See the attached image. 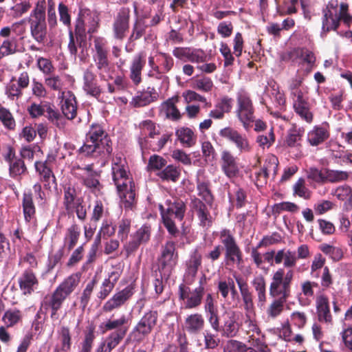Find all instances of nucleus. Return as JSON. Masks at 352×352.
<instances>
[{
	"label": "nucleus",
	"instance_id": "nucleus-1",
	"mask_svg": "<svg viewBox=\"0 0 352 352\" xmlns=\"http://www.w3.org/2000/svg\"><path fill=\"white\" fill-rule=\"evenodd\" d=\"M121 157H116L112 163L113 180L125 208H131L135 203V183L129 177Z\"/></svg>",
	"mask_w": 352,
	"mask_h": 352
},
{
	"label": "nucleus",
	"instance_id": "nucleus-2",
	"mask_svg": "<svg viewBox=\"0 0 352 352\" xmlns=\"http://www.w3.org/2000/svg\"><path fill=\"white\" fill-rule=\"evenodd\" d=\"M129 319L125 315H122L119 318L113 319V316L107 319L105 322H102L99 329L102 333L107 331H113L107 338L106 342H102L98 351L111 352L116 348L124 339L129 331Z\"/></svg>",
	"mask_w": 352,
	"mask_h": 352
},
{
	"label": "nucleus",
	"instance_id": "nucleus-3",
	"mask_svg": "<svg viewBox=\"0 0 352 352\" xmlns=\"http://www.w3.org/2000/svg\"><path fill=\"white\" fill-rule=\"evenodd\" d=\"M94 45L96 50L94 60L100 80L104 82L112 80L116 69L108 58L107 41L104 37L97 36L94 38Z\"/></svg>",
	"mask_w": 352,
	"mask_h": 352
},
{
	"label": "nucleus",
	"instance_id": "nucleus-4",
	"mask_svg": "<svg viewBox=\"0 0 352 352\" xmlns=\"http://www.w3.org/2000/svg\"><path fill=\"white\" fill-rule=\"evenodd\" d=\"M165 204L166 208V214H163V225L171 238H177L180 235L181 232L177 227L173 217L175 219L182 221L185 216L186 206L182 199L177 197L167 199Z\"/></svg>",
	"mask_w": 352,
	"mask_h": 352
},
{
	"label": "nucleus",
	"instance_id": "nucleus-5",
	"mask_svg": "<svg viewBox=\"0 0 352 352\" xmlns=\"http://www.w3.org/2000/svg\"><path fill=\"white\" fill-rule=\"evenodd\" d=\"M294 272L289 270L278 269L272 275L269 292L272 298H278L287 300L292 296V285Z\"/></svg>",
	"mask_w": 352,
	"mask_h": 352
},
{
	"label": "nucleus",
	"instance_id": "nucleus-6",
	"mask_svg": "<svg viewBox=\"0 0 352 352\" xmlns=\"http://www.w3.org/2000/svg\"><path fill=\"white\" fill-rule=\"evenodd\" d=\"M159 314L156 310H148L133 327L128 340L135 344L142 343L155 329L157 324Z\"/></svg>",
	"mask_w": 352,
	"mask_h": 352
},
{
	"label": "nucleus",
	"instance_id": "nucleus-7",
	"mask_svg": "<svg viewBox=\"0 0 352 352\" xmlns=\"http://www.w3.org/2000/svg\"><path fill=\"white\" fill-rule=\"evenodd\" d=\"M170 236V239L162 246L160 255L157 258L159 270L163 272L164 275L167 274L168 276L177 265L179 260L176 242Z\"/></svg>",
	"mask_w": 352,
	"mask_h": 352
},
{
	"label": "nucleus",
	"instance_id": "nucleus-8",
	"mask_svg": "<svg viewBox=\"0 0 352 352\" xmlns=\"http://www.w3.org/2000/svg\"><path fill=\"white\" fill-rule=\"evenodd\" d=\"M221 242L225 250L224 261L226 265H239L243 263V252L230 231L224 229L220 232Z\"/></svg>",
	"mask_w": 352,
	"mask_h": 352
},
{
	"label": "nucleus",
	"instance_id": "nucleus-9",
	"mask_svg": "<svg viewBox=\"0 0 352 352\" xmlns=\"http://www.w3.org/2000/svg\"><path fill=\"white\" fill-rule=\"evenodd\" d=\"M178 298L184 302V308L192 309L198 308L202 303L205 295V287L202 281H199V285L193 289L184 284L181 283L178 287Z\"/></svg>",
	"mask_w": 352,
	"mask_h": 352
},
{
	"label": "nucleus",
	"instance_id": "nucleus-10",
	"mask_svg": "<svg viewBox=\"0 0 352 352\" xmlns=\"http://www.w3.org/2000/svg\"><path fill=\"white\" fill-rule=\"evenodd\" d=\"M236 114L243 128L248 131L255 117L252 101L247 94L240 93L237 95Z\"/></svg>",
	"mask_w": 352,
	"mask_h": 352
},
{
	"label": "nucleus",
	"instance_id": "nucleus-11",
	"mask_svg": "<svg viewBox=\"0 0 352 352\" xmlns=\"http://www.w3.org/2000/svg\"><path fill=\"white\" fill-rule=\"evenodd\" d=\"M131 21V9L121 7L113 16L111 24L112 36L118 41H122L126 36Z\"/></svg>",
	"mask_w": 352,
	"mask_h": 352
},
{
	"label": "nucleus",
	"instance_id": "nucleus-12",
	"mask_svg": "<svg viewBox=\"0 0 352 352\" xmlns=\"http://www.w3.org/2000/svg\"><path fill=\"white\" fill-rule=\"evenodd\" d=\"M93 68V65H91L83 72L82 89L87 95L96 98L98 101L106 102L108 98L106 96V89L99 85Z\"/></svg>",
	"mask_w": 352,
	"mask_h": 352
},
{
	"label": "nucleus",
	"instance_id": "nucleus-13",
	"mask_svg": "<svg viewBox=\"0 0 352 352\" xmlns=\"http://www.w3.org/2000/svg\"><path fill=\"white\" fill-rule=\"evenodd\" d=\"M219 134L222 138L234 144L240 153H248L252 150L247 136L233 127H224L219 131Z\"/></svg>",
	"mask_w": 352,
	"mask_h": 352
},
{
	"label": "nucleus",
	"instance_id": "nucleus-14",
	"mask_svg": "<svg viewBox=\"0 0 352 352\" xmlns=\"http://www.w3.org/2000/svg\"><path fill=\"white\" fill-rule=\"evenodd\" d=\"M32 36L39 43L44 41V0H41L34 9L30 20Z\"/></svg>",
	"mask_w": 352,
	"mask_h": 352
},
{
	"label": "nucleus",
	"instance_id": "nucleus-15",
	"mask_svg": "<svg viewBox=\"0 0 352 352\" xmlns=\"http://www.w3.org/2000/svg\"><path fill=\"white\" fill-rule=\"evenodd\" d=\"M134 294V287L129 285L114 294L102 306V311L110 313L124 306Z\"/></svg>",
	"mask_w": 352,
	"mask_h": 352
},
{
	"label": "nucleus",
	"instance_id": "nucleus-16",
	"mask_svg": "<svg viewBox=\"0 0 352 352\" xmlns=\"http://www.w3.org/2000/svg\"><path fill=\"white\" fill-rule=\"evenodd\" d=\"M86 138L91 143H98L100 146L106 149L107 154H111L113 151L111 140L100 124H92L86 134Z\"/></svg>",
	"mask_w": 352,
	"mask_h": 352
},
{
	"label": "nucleus",
	"instance_id": "nucleus-17",
	"mask_svg": "<svg viewBox=\"0 0 352 352\" xmlns=\"http://www.w3.org/2000/svg\"><path fill=\"white\" fill-rule=\"evenodd\" d=\"M5 161L9 166V175L14 179H19L28 169L24 160L16 155L14 148L9 146L7 153L4 155Z\"/></svg>",
	"mask_w": 352,
	"mask_h": 352
},
{
	"label": "nucleus",
	"instance_id": "nucleus-18",
	"mask_svg": "<svg viewBox=\"0 0 352 352\" xmlns=\"http://www.w3.org/2000/svg\"><path fill=\"white\" fill-rule=\"evenodd\" d=\"M151 227L150 225L144 224L135 233L131 235V239L124 245L127 255L135 252L140 245L147 243L150 240Z\"/></svg>",
	"mask_w": 352,
	"mask_h": 352
},
{
	"label": "nucleus",
	"instance_id": "nucleus-19",
	"mask_svg": "<svg viewBox=\"0 0 352 352\" xmlns=\"http://www.w3.org/2000/svg\"><path fill=\"white\" fill-rule=\"evenodd\" d=\"M151 227L150 225L144 224L135 233L131 235V239L124 245L127 255L135 252L140 245L147 243L150 240Z\"/></svg>",
	"mask_w": 352,
	"mask_h": 352
},
{
	"label": "nucleus",
	"instance_id": "nucleus-20",
	"mask_svg": "<svg viewBox=\"0 0 352 352\" xmlns=\"http://www.w3.org/2000/svg\"><path fill=\"white\" fill-rule=\"evenodd\" d=\"M278 158L273 155L268 156L265 160L263 168L255 173V184L256 186H263L266 184L270 173L272 175V178L274 179L278 173Z\"/></svg>",
	"mask_w": 352,
	"mask_h": 352
},
{
	"label": "nucleus",
	"instance_id": "nucleus-21",
	"mask_svg": "<svg viewBox=\"0 0 352 352\" xmlns=\"http://www.w3.org/2000/svg\"><path fill=\"white\" fill-rule=\"evenodd\" d=\"M220 166L223 174L230 179L236 177L240 171L237 157L226 149L221 153Z\"/></svg>",
	"mask_w": 352,
	"mask_h": 352
},
{
	"label": "nucleus",
	"instance_id": "nucleus-22",
	"mask_svg": "<svg viewBox=\"0 0 352 352\" xmlns=\"http://www.w3.org/2000/svg\"><path fill=\"white\" fill-rule=\"evenodd\" d=\"M206 204L195 196L190 199V206L191 210L196 213L199 221V225L202 227L209 228L212 226V218Z\"/></svg>",
	"mask_w": 352,
	"mask_h": 352
},
{
	"label": "nucleus",
	"instance_id": "nucleus-23",
	"mask_svg": "<svg viewBox=\"0 0 352 352\" xmlns=\"http://www.w3.org/2000/svg\"><path fill=\"white\" fill-rule=\"evenodd\" d=\"M292 104L295 113L302 120L307 123L312 122L314 115L310 110V104L304 96H301V94L298 92L296 98L292 99Z\"/></svg>",
	"mask_w": 352,
	"mask_h": 352
},
{
	"label": "nucleus",
	"instance_id": "nucleus-24",
	"mask_svg": "<svg viewBox=\"0 0 352 352\" xmlns=\"http://www.w3.org/2000/svg\"><path fill=\"white\" fill-rule=\"evenodd\" d=\"M243 300V306L247 314H251L254 310L253 294L250 291L248 283L240 276H235Z\"/></svg>",
	"mask_w": 352,
	"mask_h": 352
},
{
	"label": "nucleus",
	"instance_id": "nucleus-25",
	"mask_svg": "<svg viewBox=\"0 0 352 352\" xmlns=\"http://www.w3.org/2000/svg\"><path fill=\"white\" fill-rule=\"evenodd\" d=\"M79 12L80 16L82 17L85 23V25H87V33L91 35L97 32L100 28V21L99 13L87 8H80Z\"/></svg>",
	"mask_w": 352,
	"mask_h": 352
},
{
	"label": "nucleus",
	"instance_id": "nucleus-26",
	"mask_svg": "<svg viewBox=\"0 0 352 352\" xmlns=\"http://www.w3.org/2000/svg\"><path fill=\"white\" fill-rule=\"evenodd\" d=\"M222 317L223 324H220L219 332L222 331L223 336L227 338L234 337L239 329L234 312L226 311L222 315Z\"/></svg>",
	"mask_w": 352,
	"mask_h": 352
},
{
	"label": "nucleus",
	"instance_id": "nucleus-27",
	"mask_svg": "<svg viewBox=\"0 0 352 352\" xmlns=\"http://www.w3.org/2000/svg\"><path fill=\"white\" fill-rule=\"evenodd\" d=\"M121 274L122 270L119 268L109 273L108 278L103 280L100 292L98 293L99 299L104 300L111 294Z\"/></svg>",
	"mask_w": 352,
	"mask_h": 352
},
{
	"label": "nucleus",
	"instance_id": "nucleus-28",
	"mask_svg": "<svg viewBox=\"0 0 352 352\" xmlns=\"http://www.w3.org/2000/svg\"><path fill=\"white\" fill-rule=\"evenodd\" d=\"M159 94L154 87H148L146 90L140 92L133 97L131 101V104L133 107H143L157 100Z\"/></svg>",
	"mask_w": 352,
	"mask_h": 352
},
{
	"label": "nucleus",
	"instance_id": "nucleus-29",
	"mask_svg": "<svg viewBox=\"0 0 352 352\" xmlns=\"http://www.w3.org/2000/svg\"><path fill=\"white\" fill-rule=\"evenodd\" d=\"M145 64L144 53L140 52L134 56L130 66L129 77L135 85H138L142 82V71Z\"/></svg>",
	"mask_w": 352,
	"mask_h": 352
},
{
	"label": "nucleus",
	"instance_id": "nucleus-30",
	"mask_svg": "<svg viewBox=\"0 0 352 352\" xmlns=\"http://www.w3.org/2000/svg\"><path fill=\"white\" fill-rule=\"evenodd\" d=\"M148 26V25L146 24L144 20L142 19L138 18L134 21L131 34L127 39V43L125 46V50L127 52H130L133 50L132 48L128 49L129 46H134L135 42L144 35Z\"/></svg>",
	"mask_w": 352,
	"mask_h": 352
},
{
	"label": "nucleus",
	"instance_id": "nucleus-31",
	"mask_svg": "<svg viewBox=\"0 0 352 352\" xmlns=\"http://www.w3.org/2000/svg\"><path fill=\"white\" fill-rule=\"evenodd\" d=\"M316 307L318 320L326 323H331L332 316L330 313L328 297L324 294L318 296L316 300Z\"/></svg>",
	"mask_w": 352,
	"mask_h": 352
},
{
	"label": "nucleus",
	"instance_id": "nucleus-32",
	"mask_svg": "<svg viewBox=\"0 0 352 352\" xmlns=\"http://www.w3.org/2000/svg\"><path fill=\"white\" fill-rule=\"evenodd\" d=\"M105 151L106 149L100 146L98 143H91V142H89V140L86 138L85 143L78 150V153L86 157H98L99 156L107 157L111 154H107Z\"/></svg>",
	"mask_w": 352,
	"mask_h": 352
},
{
	"label": "nucleus",
	"instance_id": "nucleus-33",
	"mask_svg": "<svg viewBox=\"0 0 352 352\" xmlns=\"http://www.w3.org/2000/svg\"><path fill=\"white\" fill-rule=\"evenodd\" d=\"M179 101V97L174 96L161 104V111L165 113L166 118L172 121H178L182 118V115L176 106Z\"/></svg>",
	"mask_w": 352,
	"mask_h": 352
},
{
	"label": "nucleus",
	"instance_id": "nucleus-34",
	"mask_svg": "<svg viewBox=\"0 0 352 352\" xmlns=\"http://www.w3.org/2000/svg\"><path fill=\"white\" fill-rule=\"evenodd\" d=\"M186 330L190 334H197L203 330L205 320L199 313H195L188 316L184 321Z\"/></svg>",
	"mask_w": 352,
	"mask_h": 352
},
{
	"label": "nucleus",
	"instance_id": "nucleus-35",
	"mask_svg": "<svg viewBox=\"0 0 352 352\" xmlns=\"http://www.w3.org/2000/svg\"><path fill=\"white\" fill-rule=\"evenodd\" d=\"M20 289L24 294H30L38 285V280L30 270H26L19 279Z\"/></svg>",
	"mask_w": 352,
	"mask_h": 352
},
{
	"label": "nucleus",
	"instance_id": "nucleus-36",
	"mask_svg": "<svg viewBox=\"0 0 352 352\" xmlns=\"http://www.w3.org/2000/svg\"><path fill=\"white\" fill-rule=\"evenodd\" d=\"M298 261L296 252L290 250L282 249L278 250L274 256V263L279 265L283 262L285 268H292L296 266Z\"/></svg>",
	"mask_w": 352,
	"mask_h": 352
},
{
	"label": "nucleus",
	"instance_id": "nucleus-37",
	"mask_svg": "<svg viewBox=\"0 0 352 352\" xmlns=\"http://www.w3.org/2000/svg\"><path fill=\"white\" fill-rule=\"evenodd\" d=\"M78 202H84L82 197H77V192L75 188L70 186L64 188V200L63 204L68 214H72L74 212V207Z\"/></svg>",
	"mask_w": 352,
	"mask_h": 352
},
{
	"label": "nucleus",
	"instance_id": "nucleus-38",
	"mask_svg": "<svg viewBox=\"0 0 352 352\" xmlns=\"http://www.w3.org/2000/svg\"><path fill=\"white\" fill-rule=\"evenodd\" d=\"M322 34L326 36L331 30L337 31L340 26L337 16H334L332 11L328 7L322 10Z\"/></svg>",
	"mask_w": 352,
	"mask_h": 352
},
{
	"label": "nucleus",
	"instance_id": "nucleus-39",
	"mask_svg": "<svg viewBox=\"0 0 352 352\" xmlns=\"http://www.w3.org/2000/svg\"><path fill=\"white\" fill-rule=\"evenodd\" d=\"M175 135L180 143L186 147H192L197 143V135L188 127L183 126L177 129Z\"/></svg>",
	"mask_w": 352,
	"mask_h": 352
},
{
	"label": "nucleus",
	"instance_id": "nucleus-40",
	"mask_svg": "<svg viewBox=\"0 0 352 352\" xmlns=\"http://www.w3.org/2000/svg\"><path fill=\"white\" fill-rule=\"evenodd\" d=\"M202 263V256L197 250H195L186 262V274L188 276L195 278L197 276L199 268Z\"/></svg>",
	"mask_w": 352,
	"mask_h": 352
},
{
	"label": "nucleus",
	"instance_id": "nucleus-41",
	"mask_svg": "<svg viewBox=\"0 0 352 352\" xmlns=\"http://www.w3.org/2000/svg\"><path fill=\"white\" fill-rule=\"evenodd\" d=\"M304 129L297 128L294 126L288 130L287 135L285 140V145L290 148H299L301 147L302 138L304 134Z\"/></svg>",
	"mask_w": 352,
	"mask_h": 352
},
{
	"label": "nucleus",
	"instance_id": "nucleus-42",
	"mask_svg": "<svg viewBox=\"0 0 352 352\" xmlns=\"http://www.w3.org/2000/svg\"><path fill=\"white\" fill-rule=\"evenodd\" d=\"M161 171L157 172L156 175L163 182H177L181 175L179 167L170 164L163 168Z\"/></svg>",
	"mask_w": 352,
	"mask_h": 352
},
{
	"label": "nucleus",
	"instance_id": "nucleus-43",
	"mask_svg": "<svg viewBox=\"0 0 352 352\" xmlns=\"http://www.w3.org/2000/svg\"><path fill=\"white\" fill-rule=\"evenodd\" d=\"M318 284L316 282L305 280L300 283L301 294H302L305 299L302 300L298 298L300 304L302 306H307L311 304V298L314 296V288L318 287Z\"/></svg>",
	"mask_w": 352,
	"mask_h": 352
},
{
	"label": "nucleus",
	"instance_id": "nucleus-44",
	"mask_svg": "<svg viewBox=\"0 0 352 352\" xmlns=\"http://www.w3.org/2000/svg\"><path fill=\"white\" fill-rule=\"evenodd\" d=\"M329 137V133L322 126H315L307 134V141L311 146H318Z\"/></svg>",
	"mask_w": 352,
	"mask_h": 352
},
{
	"label": "nucleus",
	"instance_id": "nucleus-45",
	"mask_svg": "<svg viewBox=\"0 0 352 352\" xmlns=\"http://www.w3.org/2000/svg\"><path fill=\"white\" fill-rule=\"evenodd\" d=\"M252 285L257 294L258 305L263 307L267 301L266 280L265 277L261 275L255 277L252 281Z\"/></svg>",
	"mask_w": 352,
	"mask_h": 352
},
{
	"label": "nucleus",
	"instance_id": "nucleus-46",
	"mask_svg": "<svg viewBox=\"0 0 352 352\" xmlns=\"http://www.w3.org/2000/svg\"><path fill=\"white\" fill-rule=\"evenodd\" d=\"M80 235V229L79 226L74 223L67 229L64 245L67 250L70 251L76 246Z\"/></svg>",
	"mask_w": 352,
	"mask_h": 352
},
{
	"label": "nucleus",
	"instance_id": "nucleus-47",
	"mask_svg": "<svg viewBox=\"0 0 352 352\" xmlns=\"http://www.w3.org/2000/svg\"><path fill=\"white\" fill-rule=\"evenodd\" d=\"M67 296L58 287L52 294L49 302V305L52 310L51 318L53 320H57L58 318V316L57 315L56 311L61 307L63 302L67 298Z\"/></svg>",
	"mask_w": 352,
	"mask_h": 352
},
{
	"label": "nucleus",
	"instance_id": "nucleus-48",
	"mask_svg": "<svg viewBox=\"0 0 352 352\" xmlns=\"http://www.w3.org/2000/svg\"><path fill=\"white\" fill-rule=\"evenodd\" d=\"M61 100V111L67 119L73 120L77 115V103L74 96L69 98L64 99L63 97L60 98Z\"/></svg>",
	"mask_w": 352,
	"mask_h": 352
},
{
	"label": "nucleus",
	"instance_id": "nucleus-49",
	"mask_svg": "<svg viewBox=\"0 0 352 352\" xmlns=\"http://www.w3.org/2000/svg\"><path fill=\"white\" fill-rule=\"evenodd\" d=\"M23 313L21 310L14 308L9 309L4 312L2 321L6 327H12L23 320Z\"/></svg>",
	"mask_w": 352,
	"mask_h": 352
},
{
	"label": "nucleus",
	"instance_id": "nucleus-50",
	"mask_svg": "<svg viewBox=\"0 0 352 352\" xmlns=\"http://www.w3.org/2000/svg\"><path fill=\"white\" fill-rule=\"evenodd\" d=\"M156 61L160 66V71L157 72V74L160 76L169 72L174 66L173 58L170 54L165 52H159Z\"/></svg>",
	"mask_w": 352,
	"mask_h": 352
},
{
	"label": "nucleus",
	"instance_id": "nucleus-51",
	"mask_svg": "<svg viewBox=\"0 0 352 352\" xmlns=\"http://www.w3.org/2000/svg\"><path fill=\"white\" fill-rule=\"evenodd\" d=\"M80 277L78 274H72L64 280L58 287L65 294L69 296L78 285Z\"/></svg>",
	"mask_w": 352,
	"mask_h": 352
},
{
	"label": "nucleus",
	"instance_id": "nucleus-52",
	"mask_svg": "<svg viewBox=\"0 0 352 352\" xmlns=\"http://www.w3.org/2000/svg\"><path fill=\"white\" fill-rule=\"evenodd\" d=\"M74 35H75L76 43L78 44L80 47L86 43L87 32L85 23L82 19V17L80 16V12H78V18L75 22Z\"/></svg>",
	"mask_w": 352,
	"mask_h": 352
},
{
	"label": "nucleus",
	"instance_id": "nucleus-53",
	"mask_svg": "<svg viewBox=\"0 0 352 352\" xmlns=\"http://www.w3.org/2000/svg\"><path fill=\"white\" fill-rule=\"evenodd\" d=\"M293 195L294 196L302 198L305 200L311 199L312 192L307 187L306 182L304 178H299L296 182L293 185Z\"/></svg>",
	"mask_w": 352,
	"mask_h": 352
},
{
	"label": "nucleus",
	"instance_id": "nucleus-54",
	"mask_svg": "<svg viewBox=\"0 0 352 352\" xmlns=\"http://www.w3.org/2000/svg\"><path fill=\"white\" fill-rule=\"evenodd\" d=\"M273 298L274 300L267 308L266 314L268 318L274 319L283 313L285 304L287 300L281 299V298Z\"/></svg>",
	"mask_w": 352,
	"mask_h": 352
},
{
	"label": "nucleus",
	"instance_id": "nucleus-55",
	"mask_svg": "<svg viewBox=\"0 0 352 352\" xmlns=\"http://www.w3.org/2000/svg\"><path fill=\"white\" fill-rule=\"evenodd\" d=\"M113 82H111L110 80L106 81V95L113 94L116 92L124 91L127 87V82L125 78L122 76H117L113 77Z\"/></svg>",
	"mask_w": 352,
	"mask_h": 352
},
{
	"label": "nucleus",
	"instance_id": "nucleus-56",
	"mask_svg": "<svg viewBox=\"0 0 352 352\" xmlns=\"http://www.w3.org/2000/svg\"><path fill=\"white\" fill-rule=\"evenodd\" d=\"M325 172L326 183H339L346 181L349 177V173L344 170L325 168Z\"/></svg>",
	"mask_w": 352,
	"mask_h": 352
},
{
	"label": "nucleus",
	"instance_id": "nucleus-57",
	"mask_svg": "<svg viewBox=\"0 0 352 352\" xmlns=\"http://www.w3.org/2000/svg\"><path fill=\"white\" fill-rule=\"evenodd\" d=\"M36 133H38L41 138H43L44 125L43 124H39L38 125L36 131L32 126H26L23 127L19 134V136L21 138H23L27 142H31L36 136Z\"/></svg>",
	"mask_w": 352,
	"mask_h": 352
},
{
	"label": "nucleus",
	"instance_id": "nucleus-58",
	"mask_svg": "<svg viewBox=\"0 0 352 352\" xmlns=\"http://www.w3.org/2000/svg\"><path fill=\"white\" fill-rule=\"evenodd\" d=\"M319 249L326 255L330 256L333 261H340L344 256V252L342 248L339 247L333 246L327 243H322L319 246Z\"/></svg>",
	"mask_w": 352,
	"mask_h": 352
},
{
	"label": "nucleus",
	"instance_id": "nucleus-59",
	"mask_svg": "<svg viewBox=\"0 0 352 352\" xmlns=\"http://www.w3.org/2000/svg\"><path fill=\"white\" fill-rule=\"evenodd\" d=\"M167 161L163 157L153 154L150 156L146 166L148 172H160L166 166Z\"/></svg>",
	"mask_w": 352,
	"mask_h": 352
},
{
	"label": "nucleus",
	"instance_id": "nucleus-60",
	"mask_svg": "<svg viewBox=\"0 0 352 352\" xmlns=\"http://www.w3.org/2000/svg\"><path fill=\"white\" fill-rule=\"evenodd\" d=\"M198 195L201 197L206 204L211 205L214 200V196L210 189L209 182H198L197 185Z\"/></svg>",
	"mask_w": 352,
	"mask_h": 352
},
{
	"label": "nucleus",
	"instance_id": "nucleus-61",
	"mask_svg": "<svg viewBox=\"0 0 352 352\" xmlns=\"http://www.w3.org/2000/svg\"><path fill=\"white\" fill-rule=\"evenodd\" d=\"M23 210L26 221H30L35 214L32 195L25 193L23 197Z\"/></svg>",
	"mask_w": 352,
	"mask_h": 352
},
{
	"label": "nucleus",
	"instance_id": "nucleus-62",
	"mask_svg": "<svg viewBox=\"0 0 352 352\" xmlns=\"http://www.w3.org/2000/svg\"><path fill=\"white\" fill-rule=\"evenodd\" d=\"M0 121L6 129L14 130L16 127L15 120L11 112L3 107H0Z\"/></svg>",
	"mask_w": 352,
	"mask_h": 352
},
{
	"label": "nucleus",
	"instance_id": "nucleus-63",
	"mask_svg": "<svg viewBox=\"0 0 352 352\" xmlns=\"http://www.w3.org/2000/svg\"><path fill=\"white\" fill-rule=\"evenodd\" d=\"M45 111L47 113L46 117L53 124L58 128H62L64 126L63 117L60 114L59 111L50 105L47 106Z\"/></svg>",
	"mask_w": 352,
	"mask_h": 352
},
{
	"label": "nucleus",
	"instance_id": "nucleus-64",
	"mask_svg": "<svg viewBox=\"0 0 352 352\" xmlns=\"http://www.w3.org/2000/svg\"><path fill=\"white\" fill-rule=\"evenodd\" d=\"M95 327L90 324L87 327V332L85 333L84 340L82 342V347L80 352H91L94 340L95 339Z\"/></svg>",
	"mask_w": 352,
	"mask_h": 352
}]
</instances>
